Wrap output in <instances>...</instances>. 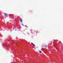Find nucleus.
<instances>
[{
  "label": "nucleus",
  "mask_w": 63,
  "mask_h": 63,
  "mask_svg": "<svg viewBox=\"0 0 63 63\" xmlns=\"http://www.w3.org/2000/svg\"><path fill=\"white\" fill-rule=\"evenodd\" d=\"M39 52H40V53H42V51H41L40 50H39Z\"/></svg>",
  "instance_id": "obj_5"
},
{
  "label": "nucleus",
  "mask_w": 63,
  "mask_h": 63,
  "mask_svg": "<svg viewBox=\"0 0 63 63\" xmlns=\"http://www.w3.org/2000/svg\"><path fill=\"white\" fill-rule=\"evenodd\" d=\"M45 44L44 43H43L42 44V46H45Z\"/></svg>",
  "instance_id": "obj_3"
},
{
  "label": "nucleus",
  "mask_w": 63,
  "mask_h": 63,
  "mask_svg": "<svg viewBox=\"0 0 63 63\" xmlns=\"http://www.w3.org/2000/svg\"><path fill=\"white\" fill-rule=\"evenodd\" d=\"M50 54H51V53H51V52L50 53Z\"/></svg>",
  "instance_id": "obj_8"
},
{
  "label": "nucleus",
  "mask_w": 63,
  "mask_h": 63,
  "mask_svg": "<svg viewBox=\"0 0 63 63\" xmlns=\"http://www.w3.org/2000/svg\"><path fill=\"white\" fill-rule=\"evenodd\" d=\"M31 44H32V46H34V47H35V45H34V44L33 43H32Z\"/></svg>",
  "instance_id": "obj_2"
},
{
  "label": "nucleus",
  "mask_w": 63,
  "mask_h": 63,
  "mask_svg": "<svg viewBox=\"0 0 63 63\" xmlns=\"http://www.w3.org/2000/svg\"><path fill=\"white\" fill-rule=\"evenodd\" d=\"M62 45H63V44L62 43Z\"/></svg>",
  "instance_id": "obj_9"
},
{
  "label": "nucleus",
  "mask_w": 63,
  "mask_h": 63,
  "mask_svg": "<svg viewBox=\"0 0 63 63\" xmlns=\"http://www.w3.org/2000/svg\"><path fill=\"white\" fill-rule=\"evenodd\" d=\"M20 20L21 22H22V19L21 18L20 19Z\"/></svg>",
  "instance_id": "obj_4"
},
{
  "label": "nucleus",
  "mask_w": 63,
  "mask_h": 63,
  "mask_svg": "<svg viewBox=\"0 0 63 63\" xmlns=\"http://www.w3.org/2000/svg\"><path fill=\"white\" fill-rule=\"evenodd\" d=\"M3 14L4 15H5V16H8V14H7V13H3Z\"/></svg>",
  "instance_id": "obj_1"
},
{
  "label": "nucleus",
  "mask_w": 63,
  "mask_h": 63,
  "mask_svg": "<svg viewBox=\"0 0 63 63\" xmlns=\"http://www.w3.org/2000/svg\"><path fill=\"white\" fill-rule=\"evenodd\" d=\"M21 25H23H23H23V24L22 23L21 24Z\"/></svg>",
  "instance_id": "obj_7"
},
{
  "label": "nucleus",
  "mask_w": 63,
  "mask_h": 63,
  "mask_svg": "<svg viewBox=\"0 0 63 63\" xmlns=\"http://www.w3.org/2000/svg\"><path fill=\"white\" fill-rule=\"evenodd\" d=\"M25 26V27H27V28H28V26Z\"/></svg>",
  "instance_id": "obj_6"
}]
</instances>
